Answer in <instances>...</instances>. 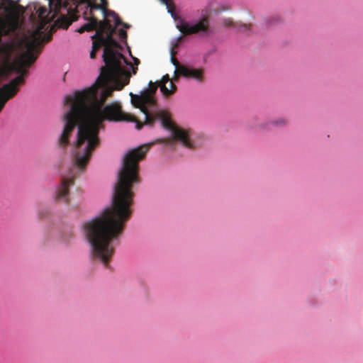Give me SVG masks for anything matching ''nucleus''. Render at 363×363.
<instances>
[{"label":"nucleus","instance_id":"7ed1b4c3","mask_svg":"<svg viewBox=\"0 0 363 363\" xmlns=\"http://www.w3.org/2000/svg\"><path fill=\"white\" fill-rule=\"evenodd\" d=\"M49 11L45 6L35 5L34 9L36 10L40 21L44 24H48L52 21L57 16L60 17L55 21L54 26L50 30H55V27L67 29L73 21L78 19L77 13L82 12L84 18H87L88 16H94L95 10H101L104 17H112L115 26H118L121 23V18L118 14L111 10H108V3L99 4L91 0H48Z\"/></svg>","mask_w":363,"mask_h":363},{"label":"nucleus","instance_id":"1a4fd4ad","mask_svg":"<svg viewBox=\"0 0 363 363\" xmlns=\"http://www.w3.org/2000/svg\"><path fill=\"white\" fill-rule=\"evenodd\" d=\"M159 86L160 91L165 96H169L173 94L177 91V86L170 79L168 74H165L162 77L160 82H159Z\"/></svg>","mask_w":363,"mask_h":363},{"label":"nucleus","instance_id":"aec40b11","mask_svg":"<svg viewBox=\"0 0 363 363\" xmlns=\"http://www.w3.org/2000/svg\"><path fill=\"white\" fill-rule=\"evenodd\" d=\"M134 63L137 66L140 63V60L138 58H134Z\"/></svg>","mask_w":363,"mask_h":363},{"label":"nucleus","instance_id":"2eb2a0df","mask_svg":"<svg viewBox=\"0 0 363 363\" xmlns=\"http://www.w3.org/2000/svg\"><path fill=\"white\" fill-rule=\"evenodd\" d=\"M221 23L224 27L226 28L237 26V25L233 22V21L231 18H225L222 21Z\"/></svg>","mask_w":363,"mask_h":363},{"label":"nucleus","instance_id":"f3484780","mask_svg":"<svg viewBox=\"0 0 363 363\" xmlns=\"http://www.w3.org/2000/svg\"><path fill=\"white\" fill-rule=\"evenodd\" d=\"M286 123V121L282 118L273 122V124L277 125H284Z\"/></svg>","mask_w":363,"mask_h":363},{"label":"nucleus","instance_id":"f257e3e1","mask_svg":"<svg viewBox=\"0 0 363 363\" xmlns=\"http://www.w3.org/2000/svg\"><path fill=\"white\" fill-rule=\"evenodd\" d=\"M122 76H99L90 87L77 91L72 95L65 98L64 104L69 106V110L62 116L65 122L57 145L64 149L69 143V137L77 128V140L74 143L73 168L67 176L62 177L61 184L56 191V199L65 203L69 202V188L74 184L77 171H83L94 150L99 145V130L104 128L103 122L132 121L135 128L140 130L143 123L133 115L123 111L118 101H113L105 106L108 97L112 96L120 83H124Z\"/></svg>","mask_w":363,"mask_h":363},{"label":"nucleus","instance_id":"9d476101","mask_svg":"<svg viewBox=\"0 0 363 363\" xmlns=\"http://www.w3.org/2000/svg\"><path fill=\"white\" fill-rule=\"evenodd\" d=\"M84 19L86 20L87 22L78 28L77 32L82 33L85 31L90 32L92 30H97L99 27V21L95 16H88V18Z\"/></svg>","mask_w":363,"mask_h":363},{"label":"nucleus","instance_id":"6ab92c4d","mask_svg":"<svg viewBox=\"0 0 363 363\" xmlns=\"http://www.w3.org/2000/svg\"><path fill=\"white\" fill-rule=\"evenodd\" d=\"M121 23L120 25H123L126 28H130V25H128V23H123L121 21Z\"/></svg>","mask_w":363,"mask_h":363},{"label":"nucleus","instance_id":"20e7f679","mask_svg":"<svg viewBox=\"0 0 363 363\" xmlns=\"http://www.w3.org/2000/svg\"><path fill=\"white\" fill-rule=\"evenodd\" d=\"M45 26L46 24L40 21L39 26L30 37H24L18 42V45L24 47L26 50L14 60L11 65V69L19 75L0 87V112L6 102L16 95L20 86L24 84L25 77L28 74L27 68L37 60L43 43H48L52 39V32L45 34L43 31Z\"/></svg>","mask_w":363,"mask_h":363},{"label":"nucleus","instance_id":"4468645a","mask_svg":"<svg viewBox=\"0 0 363 363\" xmlns=\"http://www.w3.org/2000/svg\"><path fill=\"white\" fill-rule=\"evenodd\" d=\"M92 40V50L90 52V57L91 59H94L96 57V52L100 49L101 46L100 45V44H99L98 41H96L94 39Z\"/></svg>","mask_w":363,"mask_h":363},{"label":"nucleus","instance_id":"4be33fe9","mask_svg":"<svg viewBox=\"0 0 363 363\" xmlns=\"http://www.w3.org/2000/svg\"><path fill=\"white\" fill-rule=\"evenodd\" d=\"M101 4H104L106 2H108L107 0H100Z\"/></svg>","mask_w":363,"mask_h":363},{"label":"nucleus","instance_id":"0eeeda50","mask_svg":"<svg viewBox=\"0 0 363 363\" xmlns=\"http://www.w3.org/2000/svg\"><path fill=\"white\" fill-rule=\"evenodd\" d=\"M161 1L167 6V11L171 13L172 16L176 20L177 28L184 35L196 34L200 32H208L210 25L209 18L208 16H205L199 22L192 24L180 17L176 16L174 12L175 6L173 0H161Z\"/></svg>","mask_w":363,"mask_h":363},{"label":"nucleus","instance_id":"39448f33","mask_svg":"<svg viewBox=\"0 0 363 363\" xmlns=\"http://www.w3.org/2000/svg\"><path fill=\"white\" fill-rule=\"evenodd\" d=\"M131 103L135 107L140 108L145 115V121L143 123L152 126L155 121L160 120L163 128L169 130L174 137L173 139H167L169 145H172L174 140L179 141L184 147L194 148V144L190 140L191 130L190 129H184L176 125L171 120L169 114L164 111L150 112L148 111L149 96L133 94L130 93Z\"/></svg>","mask_w":363,"mask_h":363},{"label":"nucleus","instance_id":"6e6552de","mask_svg":"<svg viewBox=\"0 0 363 363\" xmlns=\"http://www.w3.org/2000/svg\"><path fill=\"white\" fill-rule=\"evenodd\" d=\"M179 74L186 78H191L199 82H203L204 79V71L203 69L181 67L179 68Z\"/></svg>","mask_w":363,"mask_h":363},{"label":"nucleus","instance_id":"f03ea898","mask_svg":"<svg viewBox=\"0 0 363 363\" xmlns=\"http://www.w3.org/2000/svg\"><path fill=\"white\" fill-rule=\"evenodd\" d=\"M149 148V145H145L126 154L114 186L111 206L83 225L93 257L106 267L115 252L114 241L122 235L131 216L130 206L134 196L132 188L133 184L140 182L138 162L145 158Z\"/></svg>","mask_w":363,"mask_h":363},{"label":"nucleus","instance_id":"f8f14e48","mask_svg":"<svg viewBox=\"0 0 363 363\" xmlns=\"http://www.w3.org/2000/svg\"><path fill=\"white\" fill-rule=\"evenodd\" d=\"M96 31H101L100 34L109 33L110 31L115 33L116 28L111 25L110 20L104 18L103 21H99V27Z\"/></svg>","mask_w":363,"mask_h":363},{"label":"nucleus","instance_id":"9b49d317","mask_svg":"<svg viewBox=\"0 0 363 363\" xmlns=\"http://www.w3.org/2000/svg\"><path fill=\"white\" fill-rule=\"evenodd\" d=\"M158 86L159 82L153 83L150 81L149 82V88L146 89L142 92L143 96H149L150 100H147V101L149 102L150 107H153L155 106L156 100L154 98V94H155Z\"/></svg>","mask_w":363,"mask_h":363},{"label":"nucleus","instance_id":"dca6fc26","mask_svg":"<svg viewBox=\"0 0 363 363\" xmlns=\"http://www.w3.org/2000/svg\"><path fill=\"white\" fill-rule=\"evenodd\" d=\"M118 36L121 40H125L128 36L127 32L123 28H121L118 30Z\"/></svg>","mask_w":363,"mask_h":363},{"label":"nucleus","instance_id":"a211bd4d","mask_svg":"<svg viewBox=\"0 0 363 363\" xmlns=\"http://www.w3.org/2000/svg\"><path fill=\"white\" fill-rule=\"evenodd\" d=\"M250 26H251L250 24H243L239 27V30H242V29L248 30V29H250Z\"/></svg>","mask_w":363,"mask_h":363},{"label":"nucleus","instance_id":"423d86ee","mask_svg":"<svg viewBox=\"0 0 363 363\" xmlns=\"http://www.w3.org/2000/svg\"><path fill=\"white\" fill-rule=\"evenodd\" d=\"M101 31H96L92 39L99 42L101 46H104L103 60L106 64V67L102 68L99 76H122L125 78L124 83H120L118 89H122L130 82V74L123 66L121 61L128 64L126 58L123 54L116 51L114 48H120L118 43L114 39L115 33H104L100 34Z\"/></svg>","mask_w":363,"mask_h":363},{"label":"nucleus","instance_id":"412c9836","mask_svg":"<svg viewBox=\"0 0 363 363\" xmlns=\"http://www.w3.org/2000/svg\"><path fill=\"white\" fill-rule=\"evenodd\" d=\"M137 70H138V68H137V67H133V70H132L133 74H136V72H137Z\"/></svg>","mask_w":363,"mask_h":363},{"label":"nucleus","instance_id":"ddd939ff","mask_svg":"<svg viewBox=\"0 0 363 363\" xmlns=\"http://www.w3.org/2000/svg\"><path fill=\"white\" fill-rule=\"evenodd\" d=\"M175 52L173 51V49H172V51H171V62L175 66V71H174V74H175V76L174 77V80L177 81L178 80V75L179 74V68L181 67H184V65H181L179 62V61L177 60V59L175 57Z\"/></svg>","mask_w":363,"mask_h":363}]
</instances>
